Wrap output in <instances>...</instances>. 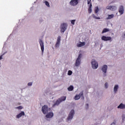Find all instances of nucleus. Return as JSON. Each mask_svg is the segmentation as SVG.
<instances>
[{
    "mask_svg": "<svg viewBox=\"0 0 125 125\" xmlns=\"http://www.w3.org/2000/svg\"><path fill=\"white\" fill-rule=\"evenodd\" d=\"M82 58V54H79L78 58L75 62V66L79 67L81 65V59Z\"/></svg>",
    "mask_w": 125,
    "mask_h": 125,
    "instance_id": "f257e3e1",
    "label": "nucleus"
},
{
    "mask_svg": "<svg viewBox=\"0 0 125 125\" xmlns=\"http://www.w3.org/2000/svg\"><path fill=\"white\" fill-rule=\"evenodd\" d=\"M42 111L44 115H46L48 113V107L47 105H44L42 107Z\"/></svg>",
    "mask_w": 125,
    "mask_h": 125,
    "instance_id": "f03ea898",
    "label": "nucleus"
},
{
    "mask_svg": "<svg viewBox=\"0 0 125 125\" xmlns=\"http://www.w3.org/2000/svg\"><path fill=\"white\" fill-rule=\"evenodd\" d=\"M92 68L93 69H97L98 68V62L95 61V60H92L91 62Z\"/></svg>",
    "mask_w": 125,
    "mask_h": 125,
    "instance_id": "7ed1b4c3",
    "label": "nucleus"
},
{
    "mask_svg": "<svg viewBox=\"0 0 125 125\" xmlns=\"http://www.w3.org/2000/svg\"><path fill=\"white\" fill-rule=\"evenodd\" d=\"M67 29V24L63 23L62 24H61V33H64L65 31Z\"/></svg>",
    "mask_w": 125,
    "mask_h": 125,
    "instance_id": "20e7f679",
    "label": "nucleus"
},
{
    "mask_svg": "<svg viewBox=\"0 0 125 125\" xmlns=\"http://www.w3.org/2000/svg\"><path fill=\"white\" fill-rule=\"evenodd\" d=\"M69 4L72 6H76V5H78L79 4V0H71Z\"/></svg>",
    "mask_w": 125,
    "mask_h": 125,
    "instance_id": "39448f33",
    "label": "nucleus"
},
{
    "mask_svg": "<svg viewBox=\"0 0 125 125\" xmlns=\"http://www.w3.org/2000/svg\"><path fill=\"white\" fill-rule=\"evenodd\" d=\"M74 115H75V110H71L69 113L68 117H67V120H72L73 119V117L74 116Z\"/></svg>",
    "mask_w": 125,
    "mask_h": 125,
    "instance_id": "423d86ee",
    "label": "nucleus"
},
{
    "mask_svg": "<svg viewBox=\"0 0 125 125\" xmlns=\"http://www.w3.org/2000/svg\"><path fill=\"white\" fill-rule=\"evenodd\" d=\"M39 43H40V46H41V48L42 53H43V51L44 50V44L43 43V42L42 40H40V41H39Z\"/></svg>",
    "mask_w": 125,
    "mask_h": 125,
    "instance_id": "0eeeda50",
    "label": "nucleus"
},
{
    "mask_svg": "<svg viewBox=\"0 0 125 125\" xmlns=\"http://www.w3.org/2000/svg\"><path fill=\"white\" fill-rule=\"evenodd\" d=\"M118 11L120 15H123V14H124V12H125V8L124 7V6L120 5L119 6Z\"/></svg>",
    "mask_w": 125,
    "mask_h": 125,
    "instance_id": "6e6552de",
    "label": "nucleus"
},
{
    "mask_svg": "<svg viewBox=\"0 0 125 125\" xmlns=\"http://www.w3.org/2000/svg\"><path fill=\"white\" fill-rule=\"evenodd\" d=\"M107 69H108V66L107 65H104L102 67V71L103 73H104V76L106 77V73H107Z\"/></svg>",
    "mask_w": 125,
    "mask_h": 125,
    "instance_id": "1a4fd4ad",
    "label": "nucleus"
},
{
    "mask_svg": "<svg viewBox=\"0 0 125 125\" xmlns=\"http://www.w3.org/2000/svg\"><path fill=\"white\" fill-rule=\"evenodd\" d=\"M102 41H104V42H107L108 41H111L112 40V38L111 37H106L105 36H103L102 37Z\"/></svg>",
    "mask_w": 125,
    "mask_h": 125,
    "instance_id": "9d476101",
    "label": "nucleus"
},
{
    "mask_svg": "<svg viewBox=\"0 0 125 125\" xmlns=\"http://www.w3.org/2000/svg\"><path fill=\"white\" fill-rule=\"evenodd\" d=\"M106 9H109L112 11H114L117 9V6H106Z\"/></svg>",
    "mask_w": 125,
    "mask_h": 125,
    "instance_id": "9b49d317",
    "label": "nucleus"
},
{
    "mask_svg": "<svg viewBox=\"0 0 125 125\" xmlns=\"http://www.w3.org/2000/svg\"><path fill=\"white\" fill-rule=\"evenodd\" d=\"M83 95V91L81 92L80 93L79 95H76L75 96V100H79L82 96Z\"/></svg>",
    "mask_w": 125,
    "mask_h": 125,
    "instance_id": "f8f14e48",
    "label": "nucleus"
},
{
    "mask_svg": "<svg viewBox=\"0 0 125 125\" xmlns=\"http://www.w3.org/2000/svg\"><path fill=\"white\" fill-rule=\"evenodd\" d=\"M54 116V114L53 113V112H50L48 113L46 115L45 117H46V118H47V119H51V118H53V117Z\"/></svg>",
    "mask_w": 125,
    "mask_h": 125,
    "instance_id": "ddd939ff",
    "label": "nucleus"
},
{
    "mask_svg": "<svg viewBox=\"0 0 125 125\" xmlns=\"http://www.w3.org/2000/svg\"><path fill=\"white\" fill-rule=\"evenodd\" d=\"M22 116H25V112L24 111H21L20 114L17 115V118L19 119V118H21Z\"/></svg>",
    "mask_w": 125,
    "mask_h": 125,
    "instance_id": "4468645a",
    "label": "nucleus"
},
{
    "mask_svg": "<svg viewBox=\"0 0 125 125\" xmlns=\"http://www.w3.org/2000/svg\"><path fill=\"white\" fill-rule=\"evenodd\" d=\"M85 45V42H80L79 43L77 44L78 47H82V46H84Z\"/></svg>",
    "mask_w": 125,
    "mask_h": 125,
    "instance_id": "2eb2a0df",
    "label": "nucleus"
},
{
    "mask_svg": "<svg viewBox=\"0 0 125 125\" xmlns=\"http://www.w3.org/2000/svg\"><path fill=\"white\" fill-rule=\"evenodd\" d=\"M60 103H61V102H60V100L58 99V100L56 101V103L53 105V107H55V106H58Z\"/></svg>",
    "mask_w": 125,
    "mask_h": 125,
    "instance_id": "dca6fc26",
    "label": "nucleus"
},
{
    "mask_svg": "<svg viewBox=\"0 0 125 125\" xmlns=\"http://www.w3.org/2000/svg\"><path fill=\"white\" fill-rule=\"evenodd\" d=\"M66 98H67L66 96H62L60 98H59V100H60V102H62V101H65L66 100Z\"/></svg>",
    "mask_w": 125,
    "mask_h": 125,
    "instance_id": "f3484780",
    "label": "nucleus"
},
{
    "mask_svg": "<svg viewBox=\"0 0 125 125\" xmlns=\"http://www.w3.org/2000/svg\"><path fill=\"white\" fill-rule=\"evenodd\" d=\"M117 108L118 109H125V104H121Z\"/></svg>",
    "mask_w": 125,
    "mask_h": 125,
    "instance_id": "a211bd4d",
    "label": "nucleus"
},
{
    "mask_svg": "<svg viewBox=\"0 0 125 125\" xmlns=\"http://www.w3.org/2000/svg\"><path fill=\"white\" fill-rule=\"evenodd\" d=\"M118 88H119V86L118 85H115L114 86V91L115 93H116V92H117L118 91Z\"/></svg>",
    "mask_w": 125,
    "mask_h": 125,
    "instance_id": "6ab92c4d",
    "label": "nucleus"
},
{
    "mask_svg": "<svg viewBox=\"0 0 125 125\" xmlns=\"http://www.w3.org/2000/svg\"><path fill=\"white\" fill-rule=\"evenodd\" d=\"M114 17V14L109 15L108 17L106 18L107 20H109V19H112Z\"/></svg>",
    "mask_w": 125,
    "mask_h": 125,
    "instance_id": "aec40b11",
    "label": "nucleus"
},
{
    "mask_svg": "<svg viewBox=\"0 0 125 125\" xmlns=\"http://www.w3.org/2000/svg\"><path fill=\"white\" fill-rule=\"evenodd\" d=\"M67 89L68 91H72L74 89V86L71 85L70 86L68 87Z\"/></svg>",
    "mask_w": 125,
    "mask_h": 125,
    "instance_id": "412c9836",
    "label": "nucleus"
},
{
    "mask_svg": "<svg viewBox=\"0 0 125 125\" xmlns=\"http://www.w3.org/2000/svg\"><path fill=\"white\" fill-rule=\"evenodd\" d=\"M99 11V8L98 6H96L95 7V13L97 14L98 13V12Z\"/></svg>",
    "mask_w": 125,
    "mask_h": 125,
    "instance_id": "4be33fe9",
    "label": "nucleus"
},
{
    "mask_svg": "<svg viewBox=\"0 0 125 125\" xmlns=\"http://www.w3.org/2000/svg\"><path fill=\"white\" fill-rule=\"evenodd\" d=\"M106 32H109V29L108 28H104L103 30L102 33H106Z\"/></svg>",
    "mask_w": 125,
    "mask_h": 125,
    "instance_id": "5701e85b",
    "label": "nucleus"
},
{
    "mask_svg": "<svg viewBox=\"0 0 125 125\" xmlns=\"http://www.w3.org/2000/svg\"><path fill=\"white\" fill-rule=\"evenodd\" d=\"M92 17L95 19H96L97 20H100V17H97L96 16H95V15H93Z\"/></svg>",
    "mask_w": 125,
    "mask_h": 125,
    "instance_id": "b1692460",
    "label": "nucleus"
},
{
    "mask_svg": "<svg viewBox=\"0 0 125 125\" xmlns=\"http://www.w3.org/2000/svg\"><path fill=\"white\" fill-rule=\"evenodd\" d=\"M61 41V36H58V37L57 38V42L60 43Z\"/></svg>",
    "mask_w": 125,
    "mask_h": 125,
    "instance_id": "393cba45",
    "label": "nucleus"
},
{
    "mask_svg": "<svg viewBox=\"0 0 125 125\" xmlns=\"http://www.w3.org/2000/svg\"><path fill=\"white\" fill-rule=\"evenodd\" d=\"M59 44H60V42H57L56 44H55V47H59Z\"/></svg>",
    "mask_w": 125,
    "mask_h": 125,
    "instance_id": "a878e982",
    "label": "nucleus"
},
{
    "mask_svg": "<svg viewBox=\"0 0 125 125\" xmlns=\"http://www.w3.org/2000/svg\"><path fill=\"white\" fill-rule=\"evenodd\" d=\"M16 109H18V110H21V109H23L22 106H19L16 107Z\"/></svg>",
    "mask_w": 125,
    "mask_h": 125,
    "instance_id": "bb28decb",
    "label": "nucleus"
},
{
    "mask_svg": "<svg viewBox=\"0 0 125 125\" xmlns=\"http://www.w3.org/2000/svg\"><path fill=\"white\" fill-rule=\"evenodd\" d=\"M88 13H91V12H92V9H91V8H89L88 9Z\"/></svg>",
    "mask_w": 125,
    "mask_h": 125,
    "instance_id": "cd10ccee",
    "label": "nucleus"
},
{
    "mask_svg": "<svg viewBox=\"0 0 125 125\" xmlns=\"http://www.w3.org/2000/svg\"><path fill=\"white\" fill-rule=\"evenodd\" d=\"M45 4L46 5V6L48 7H49L50 6L49 5V3L48 2H47V1H45Z\"/></svg>",
    "mask_w": 125,
    "mask_h": 125,
    "instance_id": "c85d7f7f",
    "label": "nucleus"
},
{
    "mask_svg": "<svg viewBox=\"0 0 125 125\" xmlns=\"http://www.w3.org/2000/svg\"><path fill=\"white\" fill-rule=\"evenodd\" d=\"M72 73H73V72H72V71L69 70L68 72V76H71V75H72Z\"/></svg>",
    "mask_w": 125,
    "mask_h": 125,
    "instance_id": "c756f323",
    "label": "nucleus"
},
{
    "mask_svg": "<svg viewBox=\"0 0 125 125\" xmlns=\"http://www.w3.org/2000/svg\"><path fill=\"white\" fill-rule=\"evenodd\" d=\"M71 22L72 25H75V22H76V20H71Z\"/></svg>",
    "mask_w": 125,
    "mask_h": 125,
    "instance_id": "7c9ffc66",
    "label": "nucleus"
},
{
    "mask_svg": "<svg viewBox=\"0 0 125 125\" xmlns=\"http://www.w3.org/2000/svg\"><path fill=\"white\" fill-rule=\"evenodd\" d=\"M91 3V0H87V4H90Z\"/></svg>",
    "mask_w": 125,
    "mask_h": 125,
    "instance_id": "2f4dec72",
    "label": "nucleus"
},
{
    "mask_svg": "<svg viewBox=\"0 0 125 125\" xmlns=\"http://www.w3.org/2000/svg\"><path fill=\"white\" fill-rule=\"evenodd\" d=\"M105 88H108V83H106L104 84Z\"/></svg>",
    "mask_w": 125,
    "mask_h": 125,
    "instance_id": "473e14b6",
    "label": "nucleus"
},
{
    "mask_svg": "<svg viewBox=\"0 0 125 125\" xmlns=\"http://www.w3.org/2000/svg\"><path fill=\"white\" fill-rule=\"evenodd\" d=\"M92 3L91 2V3L90 4L89 8H92Z\"/></svg>",
    "mask_w": 125,
    "mask_h": 125,
    "instance_id": "72a5a7b5",
    "label": "nucleus"
},
{
    "mask_svg": "<svg viewBox=\"0 0 125 125\" xmlns=\"http://www.w3.org/2000/svg\"><path fill=\"white\" fill-rule=\"evenodd\" d=\"M32 84H33V83H28V85H29V86H31V85H32Z\"/></svg>",
    "mask_w": 125,
    "mask_h": 125,
    "instance_id": "f704fd0d",
    "label": "nucleus"
},
{
    "mask_svg": "<svg viewBox=\"0 0 125 125\" xmlns=\"http://www.w3.org/2000/svg\"><path fill=\"white\" fill-rule=\"evenodd\" d=\"M2 59V55L0 56V60H1Z\"/></svg>",
    "mask_w": 125,
    "mask_h": 125,
    "instance_id": "c9c22d12",
    "label": "nucleus"
},
{
    "mask_svg": "<svg viewBox=\"0 0 125 125\" xmlns=\"http://www.w3.org/2000/svg\"><path fill=\"white\" fill-rule=\"evenodd\" d=\"M110 125H116V124L115 123H113Z\"/></svg>",
    "mask_w": 125,
    "mask_h": 125,
    "instance_id": "e433bc0d",
    "label": "nucleus"
},
{
    "mask_svg": "<svg viewBox=\"0 0 125 125\" xmlns=\"http://www.w3.org/2000/svg\"><path fill=\"white\" fill-rule=\"evenodd\" d=\"M86 106L87 108H88V104H86Z\"/></svg>",
    "mask_w": 125,
    "mask_h": 125,
    "instance_id": "4c0bfd02",
    "label": "nucleus"
}]
</instances>
